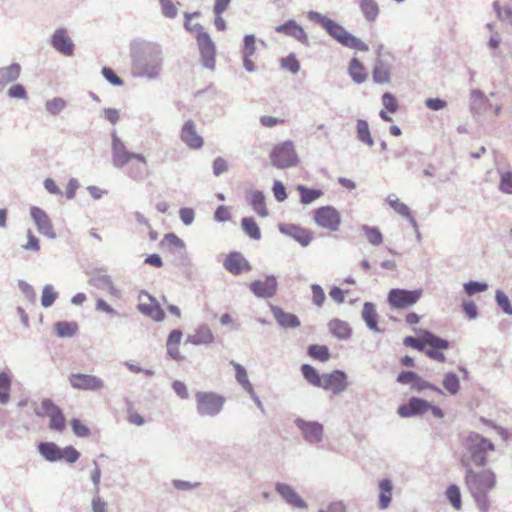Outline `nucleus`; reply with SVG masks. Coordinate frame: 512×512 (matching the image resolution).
<instances>
[{
    "label": "nucleus",
    "mask_w": 512,
    "mask_h": 512,
    "mask_svg": "<svg viewBox=\"0 0 512 512\" xmlns=\"http://www.w3.org/2000/svg\"><path fill=\"white\" fill-rule=\"evenodd\" d=\"M275 490L280 497L291 507L305 510L308 508L307 503L297 493V490L290 484L277 482Z\"/></svg>",
    "instance_id": "aec40b11"
},
{
    "label": "nucleus",
    "mask_w": 512,
    "mask_h": 512,
    "mask_svg": "<svg viewBox=\"0 0 512 512\" xmlns=\"http://www.w3.org/2000/svg\"><path fill=\"white\" fill-rule=\"evenodd\" d=\"M255 35H246L243 39L242 56H253L256 53Z\"/></svg>",
    "instance_id": "0e129e2a"
},
{
    "label": "nucleus",
    "mask_w": 512,
    "mask_h": 512,
    "mask_svg": "<svg viewBox=\"0 0 512 512\" xmlns=\"http://www.w3.org/2000/svg\"><path fill=\"white\" fill-rule=\"evenodd\" d=\"M329 332L341 340L349 339L352 335V329L348 322L341 319H331L328 322Z\"/></svg>",
    "instance_id": "72a5a7b5"
},
{
    "label": "nucleus",
    "mask_w": 512,
    "mask_h": 512,
    "mask_svg": "<svg viewBox=\"0 0 512 512\" xmlns=\"http://www.w3.org/2000/svg\"><path fill=\"white\" fill-rule=\"evenodd\" d=\"M275 32L282 33L287 36H291L295 38L298 42L308 45L309 40L304 29L297 24V22L293 19L286 21L285 23L279 24L275 28Z\"/></svg>",
    "instance_id": "bb28decb"
},
{
    "label": "nucleus",
    "mask_w": 512,
    "mask_h": 512,
    "mask_svg": "<svg viewBox=\"0 0 512 512\" xmlns=\"http://www.w3.org/2000/svg\"><path fill=\"white\" fill-rule=\"evenodd\" d=\"M89 284L98 289H102L108 292V294L116 299L122 297V292L115 286L112 278L107 274L95 273L90 276Z\"/></svg>",
    "instance_id": "393cba45"
},
{
    "label": "nucleus",
    "mask_w": 512,
    "mask_h": 512,
    "mask_svg": "<svg viewBox=\"0 0 512 512\" xmlns=\"http://www.w3.org/2000/svg\"><path fill=\"white\" fill-rule=\"evenodd\" d=\"M297 190L300 195V203L303 205H309L323 196L321 189L309 188L304 185H298Z\"/></svg>",
    "instance_id": "58836bf2"
},
{
    "label": "nucleus",
    "mask_w": 512,
    "mask_h": 512,
    "mask_svg": "<svg viewBox=\"0 0 512 512\" xmlns=\"http://www.w3.org/2000/svg\"><path fill=\"white\" fill-rule=\"evenodd\" d=\"M132 159L146 165V158L143 154L129 151L124 142L117 136L116 131L112 132V163L116 168H122Z\"/></svg>",
    "instance_id": "6e6552de"
},
{
    "label": "nucleus",
    "mask_w": 512,
    "mask_h": 512,
    "mask_svg": "<svg viewBox=\"0 0 512 512\" xmlns=\"http://www.w3.org/2000/svg\"><path fill=\"white\" fill-rule=\"evenodd\" d=\"M196 413L201 417L214 418L224 409L226 398L218 392H196Z\"/></svg>",
    "instance_id": "423d86ee"
},
{
    "label": "nucleus",
    "mask_w": 512,
    "mask_h": 512,
    "mask_svg": "<svg viewBox=\"0 0 512 512\" xmlns=\"http://www.w3.org/2000/svg\"><path fill=\"white\" fill-rule=\"evenodd\" d=\"M94 469L91 471L90 479L94 485L93 495H100L101 468L97 460L92 461Z\"/></svg>",
    "instance_id": "052dcab7"
},
{
    "label": "nucleus",
    "mask_w": 512,
    "mask_h": 512,
    "mask_svg": "<svg viewBox=\"0 0 512 512\" xmlns=\"http://www.w3.org/2000/svg\"><path fill=\"white\" fill-rule=\"evenodd\" d=\"M224 267L233 275H239L244 270H251L249 262L244 258V256L240 252L230 253L225 258Z\"/></svg>",
    "instance_id": "c85d7f7f"
},
{
    "label": "nucleus",
    "mask_w": 512,
    "mask_h": 512,
    "mask_svg": "<svg viewBox=\"0 0 512 512\" xmlns=\"http://www.w3.org/2000/svg\"><path fill=\"white\" fill-rule=\"evenodd\" d=\"M249 203L259 216L267 217L269 215L265 206V195L261 190H253L250 192Z\"/></svg>",
    "instance_id": "4c0bfd02"
},
{
    "label": "nucleus",
    "mask_w": 512,
    "mask_h": 512,
    "mask_svg": "<svg viewBox=\"0 0 512 512\" xmlns=\"http://www.w3.org/2000/svg\"><path fill=\"white\" fill-rule=\"evenodd\" d=\"M386 201L397 214H399L409 220V222L413 226V229H417V221L412 216L411 211L406 204L400 202L399 199L395 195L388 196Z\"/></svg>",
    "instance_id": "f704fd0d"
},
{
    "label": "nucleus",
    "mask_w": 512,
    "mask_h": 512,
    "mask_svg": "<svg viewBox=\"0 0 512 512\" xmlns=\"http://www.w3.org/2000/svg\"><path fill=\"white\" fill-rule=\"evenodd\" d=\"M41 408L50 418L49 429L56 432H63L66 427V418L62 410L50 399L41 402Z\"/></svg>",
    "instance_id": "dca6fc26"
},
{
    "label": "nucleus",
    "mask_w": 512,
    "mask_h": 512,
    "mask_svg": "<svg viewBox=\"0 0 512 512\" xmlns=\"http://www.w3.org/2000/svg\"><path fill=\"white\" fill-rule=\"evenodd\" d=\"M465 486L480 512H487L491 508L489 493L497 484L495 473L491 469L476 471L468 468L464 473Z\"/></svg>",
    "instance_id": "f03ea898"
},
{
    "label": "nucleus",
    "mask_w": 512,
    "mask_h": 512,
    "mask_svg": "<svg viewBox=\"0 0 512 512\" xmlns=\"http://www.w3.org/2000/svg\"><path fill=\"white\" fill-rule=\"evenodd\" d=\"M140 303L137 305V309L144 315L152 318L155 321H162L165 319V312L157 303L156 299L142 292L139 296Z\"/></svg>",
    "instance_id": "f3484780"
},
{
    "label": "nucleus",
    "mask_w": 512,
    "mask_h": 512,
    "mask_svg": "<svg viewBox=\"0 0 512 512\" xmlns=\"http://www.w3.org/2000/svg\"><path fill=\"white\" fill-rule=\"evenodd\" d=\"M446 497L456 510L461 509V494L460 489L456 484H451L448 486L446 490Z\"/></svg>",
    "instance_id": "5fc2aeb1"
},
{
    "label": "nucleus",
    "mask_w": 512,
    "mask_h": 512,
    "mask_svg": "<svg viewBox=\"0 0 512 512\" xmlns=\"http://www.w3.org/2000/svg\"><path fill=\"white\" fill-rule=\"evenodd\" d=\"M91 509L92 512H108V503L100 495H93Z\"/></svg>",
    "instance_id": "774afa93"
},
{
    "label": "nucleus",
    "mask_w": 512,
    "mask_h": 512,
    "mask_svg": "<svg viewBox=\"0 0 512 512\" xmlns=\"http://www.w3.org/2000/svg\"><path fill=\"white\" fill-rule=\"evenodd\" d=\"M270 311L280 327L295 329L300 325L298 317L293 313L286 312L275 305H270Z\"/></svg>",
    "instance_id": "c756f323"
},
{
    "label": "nucleus",
    "mask_w": 512,
    "mask_h": 512,
    "mask_svg": "<svg viewBox=\"0 0 512 512\" xmlns=\"http://www.w3.org/2000/svg\"><path fill=\"white\" fill-rule=\"evenodd\" d=\"M430 408V404L421 398L412 397L408 403L402 404L397 408V413L401 417H411L422 415Z\"/></svg>",
    "instance_id": "a878e982"
},
{
    "label": "nucleus",
    "mask_w": 512,
    "mask_h": 512,
    "mask_svg": "<svg viewBox=\"0 0 512 512\" xmlns=\"http://www.w3.org/2000/svg\"><path fill=\"white\" fill-rule=\"evenodd\" d=\"M378 507L380 510H386L390 507L393 500V482L388 479L379 481Z\"/></svg>",
    "instance_id": "2f4dec72"
},
{
    "label": "nucleus",
    "mask_w": 512,
    "mask_h": 512,
    "mask_svg": "<svg viewBox=\"0 0 512 512\" xmlns=\"http://www.w3.org/2000/svg\"><path fill=\"white\" fill-rule=\"evenodd\" d=\"M270 161L277 169H288L297 166L298 156L295 152V144L292 141H284L275 145L270 152Z\"/></svg>",
    "instance_id": "0eeeda50"
},
{
    "label": "nucleus",
    "mask_w": 512,
    "mask_h": 512,
    "mask_svg": "<svg viewBox=\"0 0 512 512\" xmlns=\"http://www.w3.org/2000/svg\"><path fill=\"white\" fill-rule=\"evenodd\" d=\"M488 100L480 89H473L470 92V106L471 111L476 114H481L483 112L484 106H486Z\"/></svg>",
    "instance_id": "79ce46f5"
},
{
    "label": "nucleus",
    "mask_w": 512,
    "mask_h": 512,
    "mask_svg": "<svg viewBox=\"0 0 512 512\" xmlns=\"http://www.w3.org/2000/svg\"><path fill=\"white\" fill-rule=\"evenodd\" d=\"M301 372L304 379L308 383H310L313 386L321 388L323 374H319V372L314 367L308 364H304L301 366Z\"/></svg>",
    "instance_id": "c03bdc74"
},
{
    "label": "nucleus",
    "mask_w": 512,
    "mask_h": 512,
    "mask_svg": "<svg viewBox=\"0 0 512 512\" xmlns=\"http://www.w3.org/2000/svg\"><path fill=\"white\" fill-rule=\"evenodd\" d=\"M55 330L59 337L70 338L76 334L78 326L75 322L59 321L55 324Z\"/></svg>",
    "instance_id": "49530a36"
},
{
    "label": "nucleus",
    "mask_w": 512,
    "mask_h": 512,
    "mask_svg": "<svg viewBox=\"0 0 512 512\" xmlns=\"http://www.w3.org/2000/svg\"><path fill=\"white\" fill-rule=\"evenodd\" d=\"M230 365L234 368L235 380L241 385L246 393H251L254 386L248 378L246 369L242 365L234 362V360L230 362Z\"/></svg>",
    "instance_id": "ea45409f"
},
{
    "label": "nucleus",
    "mask_w": 512,
    "mask_h": 512,
    "mask_svg": "<svg viewBox=\"0 0 512 512\" xmlns=\"http://www.w3.org/2000/svg\"><path fill=\"white\" fill-rule=\"evenodd\" d=\"M443 386L451 395H457L460 389L459 376L453 372L447 373L443 379Z\"/></svg>",
    "instance_id": "864d4df0"
},
{
    "label": "nucleus",
    "mask_w": 512,
    "mask_h": 512,
    "mask_svg": "<svg viewBox=\"0 0 512 512\" xmlns=\"http://www.w3.org/2000/svg\"><path fill=\"white\" fill-rule=\"evenodd\" d=\"M58 298V292L51 284H45L42 288L40 303L44 308L51 307Z\"/></svg>",
    "instance_id": "8fccbe9b"
},
{
    "label": "nucleus",
    "mask_w": 512,
    "mask_h": 512,
    "mask_svg": "<svg viewBox=\"0 0 512 512\" xmlns=\"http://www.w3.org/2000/svg\"><path fill=\"white\" fill-rule=\"evenodd\" d=\"M356 128L358 141L369 147L373 146L374 140L371 136L368 122L365 119L360 118L357 120Z\"/></svg>",
    "instance_id": "37998d69"
},
{
    "label": "nucleus",
    "mask_w": 512,
    "mask_h": 512,
    "mask_svg": "<svg viewBox=\"0 0 512 512\" xmlns=\"http://www.w3.org/2000/svg\"><path fill=\"white\" fill-rule=\"evenodd\" d=\"M392 70L393 58H376L372 71L373 81L377 84L391 83Z\"/></svg>",
    "instance_id": "5701e85b"
},
{
    "label": "nucleus",
    "mask_w": 512,
    "mask_h": 512,
    "mask_svg": "<svg viewBox=\"0 0 512 512\" xmlns=\"http://www.w3.org/2000/svg\"><path fill=\"white\" fill-rule=\"evenodd\" d=\"M131 73L135 78L157 80L164 66V52L161 45L154 42H134L131 49Z\"/></svg>",
    "instance_id": "f257e3e1"
},
{
    "label": "nucleus",
    "mask_w": 512,
    "mask_h": 512,
    "mask_svg": "<svg viewBox=\"0 0 512 512\" xmlns=\"http://www.w3.org/2000/svg\"><path fill=\"white\" fill-rule=\"evenodd\" d=\"M403 344L408 347H412L414 349L423 351L426 346L432 348H448L449 342L445 339L435 336L430 332H424V335L421 338H415L412 336H407L403 339Z\"/></svg>",
    "instance_id": "2eb2a0df"
},
{
    "label": "nucleus",
    "mask_w": 512,
    "mask_h": 512,
    "mask_svg": "<svg viewBox=\"0 0 512 512\" xmlns=\"http://www.w3.org/2000/svg\"><path fill=\"white\" fill-rule=\"evenodd\" d=\"M67 101L60 97H55L45 102V110L52 116H57L67 108Z\"/></svg>",
    "instance_id": "3c124183"
},
{
    "label": "nucleus",
    "mask_w": 512,
    "mask_h": 512,
    "mask_svg": "<svg viewBox=\"0 0 512 512\" xmlns=\"http://www.w3.org/2000/svg\"><path fill=\"white\" fill-rule=\"evenodd\" d=\"M465 452L460 456V465L468 468L485 467L488 464V452L494 450L493 443L477 433H470L464 440Z\"/></svg>",
    "instance_id": "7ed1b4c3"
},
{
    "label": "nucleus",
    "mask_w": 512,
    "mask_h": 512,
    "mask_svg": "<svg viewBox=\"0 0 512 512\" xmlns=\"http://www.w3.org/2000/svg\"><path fill=\"white\" fill-rule=\"evenodd\" d=\"M361 317H362L363 321L366 323V325L368 326V329H370L371 331L376 332V333L383 332L378 327V322H377L378 313H377L376 307L373 303L365 302L363 304V307L361 310Z\"/></svg>",
    "instance_id": "473e14b6"
},
{
    "label": "nucleus",
    "mask_w": 512,
    "mask_h": 512,
    "mask_svg": "<svg viewBox=\"0 0 512 512\" xmlns=\"http://www.w3.org/2000/svg\"><path fill=\"white\" fill-rule=\"evenodd\" d=\"M313 218L318 227H322L330 232L339 230L341 215L338 210L332 206H323L316 209Z\"/></svg>",
    "instance_id": "f8f14e48"
},
{
    "label": "nucleus",
    "mask_w": 512,
    "mask_h": 512,
    "mask_svg": "<svg viewBox=\"0 0 512 512\" xmlns=\"http://www.w3.org/2000/svg\"><path fill=\"white\" fill-rule=\"evenodd\" d=\"M396 380L401 384H410L411 389L417 393H421V391L425 389H432L437 393H441L440 388L427 382L418 374L412 371H403L399 373Z\"/></svg>",
    "instance_id": "412c9836"
},
{
    "label": "nucleus",
    "mask_w": 512,
    "mask_h": 512,
    "mask_svg": "<svg viewBox=\"0 0 512 512\" xmlns=\"http://www.w3.org/2000/svg\"><path fill=\"white\" fill-rule=\"evenodd\" d=\"M70 385L75 389L100 391L104 382L95 375L74 373L70 375Z\"/></svg>",
    "instance_id": "6ab92c4d"
},
{
    "label": "nucleus",
    "mask_w": 512,
    "mask_h": 512,
    "mask_svg": "<svg viewBox=\"0 0 512 512\" xmlns=\"http://www.w3.org/2000/svg\"><path fill=\"white\" fill-rule=\"evenodd\" d=\"M422 296V289L392 288L388 293L387 301L394 309H406L418 303Z\"/></svg>",
    "instance_id": "9d476101"
},
{
    "label": "nucleus",
    "mask_w": 512,
    "mask_h": 512,
    "mask_svg": "<svg viewBox=\"0 0 512 512\" xmlns=\"http://www.w3.org/2000/svg\"><path fill=\"white\" fill-rule=\"evenodd\" d=\"M360 11L363 17L369 21L374 22L380 13V8L376 0H358Z\"/></svg>",
    "instance_id": "e433bc0d"
},
{
    "label": "nucleus",
    "mask_w": 512,
    "mask_h": 512,
    "mask_svg": "<svg viewBox=\"0 0 512 512\" xmlns=\"http://www.w3.org/2000/svg\"><path fill=\"white\" fill-rule=\"evenodd\" d=\"M215 341V337L207 324H200L195 333L188 335L186 342L193 345H209Z\"/></svg>",
    "instance_id": "7c9ffc66"
},
{
    "label": "nucleus",
    "mask_w": 512,
    "mask_h": 512,
    "mask_svg": "<svg viewBox=\"0 0 512 512\" xmlns=\"http://www.w3.org/2000/svg\"><path fill=\"white\" fill-rule=\"evenodd\" d=\"M198 50H200V60L202 66L206 69L213 70L215 68L216 47L210 35L207 32L200 34L196 38Z\"/></svg>",
    "instance_id": "4468645a"
},
{
    "label": "nucleus",
    "mask_w": 512,
    "mask_h": 512,
    "mask_svg": "<svg viewBox=\"0 0 512 512\" xmlns=\"http://www.w3.org/2000/svg\"><path fill=\"white\" fill-rule=\"evenodd\" d=\"M281 67L290 71L293 74H297L300 70V65L298 63L295 54H289L285 58L281 59Z\"/></svg>",
    "instance_id": "e2e57ef3"
},
{
    "label": "nucleus",
    "mask_w": 512,
    "mask_h": 512,
    "mask_svg": "<svg viewBox=\"0 0 512 512\" xmlns=\"http://www.w3.org/2000/svg\"><path fill=\"white\" fill-rule=\"evenodd\" d=\"M30 213L32 219L34 220V224H36V229H38L40 235L48 239H55L57 237L53 229L51 219L44 210L33 206L30 210Z\"/></svg>",
    "instance_id": "a211bd4d"
},
{
    "label": "nucleus",
    "mask_w": 512,
    "mask_h": 512,
    "mask_svg": "<svg viewBox=\"0 0 512 512\" xmlns=\"http://www.w3.org/2000/svg\"><path fill=\"white\" fill-rule=\"evenodd\" d=\"M72 432L79 438H87L90 436V429L85 426L79 419L73 418L70 422Z\"/></svg>",
    "instance_id": "680f3d73"
},
{
    "label": "nucleus",
    "mask_w": 512,
    "mask_h": 512,
    "mask_svg": "<svg viewBox=\"0 0 512 512\" xmlns=\"http://www.w3.org/2000/svg\"><path fill=\"white\" fill-rule=\"evenodd\" d=\"M38 453L45 461L55 463V461H65L68 464H74L78 461L80 453L73 446L61 448L54 442H40L38 444Z\"/></svg>",
    "instance_id": "39448f33"
},
{
    "label": "nucleus",
    "mask_w": 512,
    "mask_h": 512,
    "mask_svg": "<svg viewBox=\"0 0 512 512\" xmlns=\"http://www.w3.org/2000/svg\"><path fill=\"white\" fill-rule=\"evenodd\" d=\"M308 354L313 359H318L319 361H327L329 359V348L325 345H310L308 347Z\"/></svg>",
    "instance_id": "13d9d810"
},
{
    "label": "nucleus",
    "mask_w": 512,
    "mask_h": 512,
    "mask_svg": "<svg viewBox=\"0 0 512 512\" xmlns=\"http://www.w3.org/2000/svg\"><path fill=\"white\" fill-rule=\"evenodd\" d=\"M20 73L21 66L17 63L0 68V89H3L7 84L16 81L19 78Z\"/></svg>",
    "instance_id": "c9c22d12"
},
{
    "label": "nucleus",
    "mask_w": 512,
    "mask_h": 512,
    "mask_svg": "<svg viewBox=\"0 0 512 512\" xmlns=\"http://www.w3.org/2000/svg\"><path fill=\"white\" fill-rule=\"evenodd\" d=\"M51 46L59 53L71 56L74 52V43L66 29L60 28L54 31L50 40Z\"/></svg>",
    "instance_id": "b1692460"
},
{
    "label": "nucleus",
    "mask_w": 512,
    "mask_h": 512,
    "mask_svg": "<svg viewBox=\"0 0 512 512\" xmlns=\"http://www.w3.org/2000/svg\"><path fill=\"white\" fill-rule=\"evenodd\" d=\"M307 18L310 21L319 23L327 34L341 45L358 51H368V45L358 37L348 32L340 23L328 18L317 11H309Z\"/></svg>",
    "instance_id": "20e7f679"
},
{
    "label": "nucleus",
    "mask_w": 512,
    "mask_h": 512,
    "mask_svg": "<svg viewBox=\"0 0 512 512\" xmlns=\"http://www.w3.org/2000/svg\"><path fill=\"white\" fill-rule=\"evenodd\" d=\"M201 15V13L199 11H196V12H193V13H184V16H185V22H184V27L187 31L195 34L196 38L200 35V34H203L204 32H206L202 26L201 23H192V18L194 17H199Z\"/></svg>",
    "instance_id": "09e8293b"
},
{
    "label": "nucleus",
    "mask_w": 512,
    "mask_h": 512,
    "mask_svg": "<svg viewBox=\"0 0 512 512\" xmlns=\"http://www.w3.org/2000/svg\"><path fill=\"white\" fill-rule=\"evenodd\" d=\"M241 228L253 240H260L262 238L261 230L252 217H243L241 219Z\"/></svg>",
    "instance_id": "a19ab883"
},
{
    "label": "nucleus",
    "mask_w": 512,
    "mask_h": 512,
    "mask_svg": "<svg viewBox=\"0 0 512 512\" xmlns=\"http://www.w3.org/2000/svg\"><path fill=\"white\" fill-rule=\"evenodd\" d=\"M11 375L7 371L0 372V403L6 405L10 398Z\"/></svg>",
    "instance_id": "a18cd8bd"
},
{
    "label": "nucleus",
    "mask_w": 512,
    "mask_h": 512,
    "mask_svg": "<svg viewBox=\"0 0 512 512\" xmlns=\"http://www.w3.org/2000/svg\"><path fill=\"white\" fill-rule=\"evenodd\" d=\"M181 141L190 149H201L204 141L203 138L197 133V126L191 119L185 121L180 131Z\"/></svg>",
    "instance_id": "4be33fe9"
},
{
    "label": "nucleus",
    "mask_w": 512,
    "mask_h": 512,
    "mask_svg": "<svg viewBox=\"0 0 512 512\" xmlns=\"http://www.w3.org/2000/svg\"><path fill=\"white\" fill-rule=\"evenodd\" d=\"M349 385L348 375L342 370L336 369L323 374L321 388L334 396L344 393Z\"/></svg>",
    "instance_id": "9b49d317"
},
{
    "label": "nucleus",
    "mask_w": 512,
    "mask_h": 512,
    "mask_svg": "<svg viewBox=\"0 0 512 512\" xmlns=\"http://www.w3.org/2000/svg\"><path fill=\"white\" fill-rule=\"evenodd\" d=\"M294 424L301 434L302 439L310 445H318L323 442L325 429L321 422L316 420H305L297 417Z\"/></svg>",
    "instance_id": "1a4fd4ad"
},
{
    "label": "nucleus",
    "mask_w": 512,
    "mask_h": 512,
    "mask_svg": "<svg viewBox=\"0 0 512 512\" xmlns=\"http://www.w3.org/2000/svg\"><path fill=\"white\" fill-rule=\"evenodd\" d=\"M251 293L260 299L273 298L278 289V281L274 275H267L264 279H257L250 283Z\"/></svg>",
    "instance_id": "ddd939ff"
},
{
    "label": "nucleus",
    "mask_w": 512,
    "mask_h": 512,
    "mask_svg": "<svg viewBox=\"0 0 512 512\" xmlns=\"http://www.w3.org/2000/svg\"><path fill=\"white\" fill-rule=\"evenodd\" d=\"M349 74L356 83H362L367 78L365 69L357 58L350 61Z\"/></svg>",
    "instance_id": "de8ad7c7"
},
{
    "label": "nucleus",
    "mask_w": 512,
    "mask_h": 512,
    "mask_svg": "<svg viewBox=\"0 0 512 512\" xmlns=\"http://www.w3.org/2000/svg\"><path fill=\"white\" fill-rule=\"evenodd\" d=\"M279 231L282 234L295 239V241L303 247L308 246L312 241L310 233L301 228V226H296L295 224H280Z\"/></svg>",
    "instance_id": "cd10ccee"
},
{
    "label": "nucleus",
    "mask_w": 512,
    "mask_h": 512,
    "mask_svg": "<svg viewBox=\"0 0 512 512\" xmlns=\"http://www.w3.org/2000/svg\"><path fill=\"white\" fill-rule=\"evenodd\" d=\"M312 303L318 308L323 307L326 301V294L323 287L320 284H311Z\"/></svg>",
    "instance_id": "bf43d9fd"
},
{
    "label": "nucleus",
    "mask_w": 512,
    "mask_h": 512,
    "mask_svg": "<svg viewBox=\"0 0 512 512\" xmlns=\"http://www.w3.org/2000/svg\"><path fill=\"white\" fill-rule=\"evenodd\" d=\"M495 302L504 313L512 315L511 302L503 290H495Z\"/></svg>",
    "instance_id": "6e6d98bb"
},
{
    "label": "nucleus",
    "mask_w": 512,
    "mask_h": 512,
    "mask_svg": "<svg viewBox=\"0 0 512 512\" xmlns=\"http://www.w3.org/2000/svg\"><path fill=\"white\" fill-rule=\"evenodd\" d=\"M361 230L364 232L368 242L374 246H378L383 243V235L376 226H367L363 224Z\"/></svg>",
    "instance_id": "603ef678"
},
{
    "label": "nucleus",
    "mask_w": 512,
    "mask_h": 512,
    "mask_svg": "<svg viewBox=\"0 0 512 512\" xmlns=\"http://www.w3.org/2000/svg\"><path fill=\"white\" fill-rule=\"evenodd\" d=\"M487 282L469 281L463 284V289L468 296H474L476 293H484L488 289Z\"/></svg>",
    "instance_id": "4d7b16f0"
},
{
    "label": "nucleus",
    "mask_w": 512,
    "mask_h": 512,
    "mask_svg": "<svg viewBox=\"0 0 512 512\" xmlns=\"http://www.w3.org/2000/svg\"><path fill=\"white\" fill-rule=\"evenodd\" d=\"M382 104L390 113H395L398 109L397 101L391 92H385L382 96Z\"/></svg>",
    "instance_id": "338daca9"
},
{
    "label": "nucleus",
    "mask_w": 512,
    "mask_h": 512,
    "mask_svg": "<svg viewBox=\"0 0 512 512\" xmlns=\"http://www.w3.org/2000/svg\"><path fill=\"white\" fill-rule=\"evenodd\" d=\"M499 189L502 193L512 195V171L505 172L501 175Z\"/></svg>",
    "instance_id": "69168bd1"
}]
</instances>
